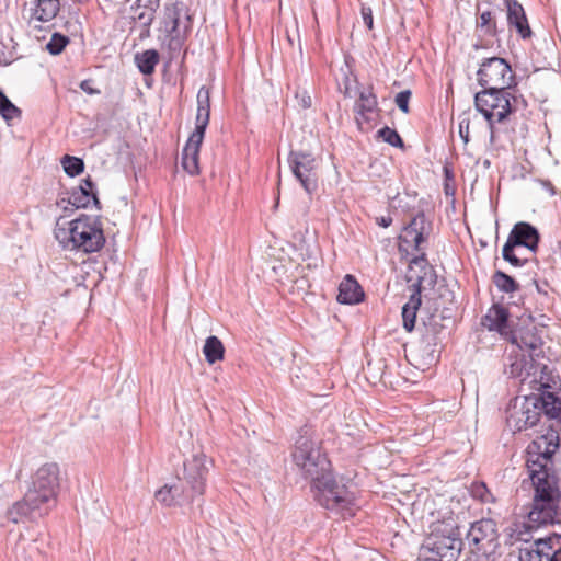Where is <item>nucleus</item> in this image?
<instances>
[{
  "label": "nucleus",
  "mask_w": 561,
  "mask_h": 561,
  "mask_svg": "<svg viewBox=\"0 0 561 561\" xmlns=\"http://www.w3.org/2000/svg\"><path fill=\"white\" fill-rule=\"evenodd\" d=\"M560 447L559 433L551 426L527 448V468L535 489L531 510L528 512L529 530L557 523L561 502L560 476L553 455Z\"/></svg>",
  "instance_id": "1"
},
{
  "label": "nucleus",
  "mask_w": 561,
  "mask_h": 561,
  "mask_svg": "<svg viewBox=\"0 0 561 561\" xmlns=\"http://www.w3.org/2000/svg\"><path fill=\"white\" fill-rule=\"evenodd\" d=\"M55 239L69 251L94 253L105 244V236L99 217L80 215L71 221L58 218L54 229Z\"/></svg>",
  "instance_id": "2"
},
{
  "label": "nucleus",
  "mask_w": 561,
  "mask_h": 561,
  "mask_svg": "<svg viewBox=\"0 0 561 561\" xmlns=\"http://www.w3.org/2000/svg\"><path fill=\"white\" fill-rule=\"evenodd\" d=\"M548 383L540 382V394L516 397L506 409V424L513 432H522L537 425L542 415L549 419V408L553 404V392Z\"/></svg>",
  "instance_id": "3"
},
{
  "label": "nucleus",
  "mask_w": 561,
  "mask_h": 561,
  "mask_svg": "<svg viewBox=\"0 0 561 561\" xmlns=\"http://www.w3.org/2000/svg\"><path fill=\"white\" fill-rule=\"evenodd\" d=\"M311 491L320 506L343 519L354 517L359 508L355 492L336 480L332 470L311 484Z\"/></svg>",
  "instance_id": "4"
},
{
  "label": "nucleus",
  "mask_w": 561,
  "mask_h": 561,
  "mask_svg": "<svg viewBox=\"0 0 561 561\" xmlns=\"http://www.w3.org/2000/svg\"><path fill=\"white\" fill-rule=\"evenodd\" d=\"M540 234L536 227L526 221L516 222L502 248V257L514 267L533 268L537 261Z\"/></svg>",
  "instance_id": "5"
},
{
  "label": "nucleus",
  "mask_w": 561,
  "mask_h": 561,
  "mask_svg": "<svg viewBox=\"0 0 561 561\" xmlns=\"http://www.w3.org/2000/svg\"><path fill=\"white\" fill-rule=\"evenodd\" d=\"M463 541L456 517L453 515L431 523L430 531L423 541L425 552L436 553L443 561H457Z\"/></svg>",
  "instance_id": "6"
},
{
  "label": "nucleus",
  "mask_w": 561,
  "mask_h": 561,
  "mask_svg": "<svg viewBox=\"0 0 561 561\" xmlns=\"http://www.w3.org/2000/svg\"><path fill=\"white\" fill-rule=\"evenodd\" d=\"M300 435L291 453L293 461L302 477L313 484L331 471V462L321 450L320 443L306 435Z\"/></svg>",
  "instance_id": "7"
},
{
  "label": "nucleus",
  "mask_w": 561,
  "mask_h": 561,
  "mask_svg": "<svg viewBox=\"0 0 561 561\" xmlns=\"http://www.w3.org/2000/svg\"><path fill=\"white\" fill-rule=\"evenodd\" d=\"M192 25L193 18L184 2L175 1L164 7L161 20V31L164 33L162 43L168 47L171 58L182 49Z\"/></svg>",
  "instance_id": "8"
},
{
  "label": "nucleus",
  "mask_w": 561,
  "mask_h": 561,
  "mask_svg": "<svg viewBox=\"0 0 561 561\" xmlns=\"http://www.w3.org/2000/svg\"><path fill=\"white\" fill-rule=\"evenodd\" d=\"M511 90L515 88H484L474 94V106L488 122L491 138L494 124L502 123L512 114Z\"/></svg>",
  "instance_id": "9"
},
{
  "label": "nucleus",
  "mask_w": 561,
  "mask_h": 561,
  "mask_svg": "<svg viewBox=\"0 0 561 561\" xmlns=\"http://www.w3.org/2000/svg\"><path fill=\"white\" fill-rule=\"evenodd\" d=\"M470 556L496 560L500 549V534L495 520L482 518L471 524L467 533Z\"/></svg>",
  "instance_id": "10"
},
{
  "label": "nucleus",
  "mask_w": 561,
  "mask_h": 561,
  "mask_svg": "<svg viewBox=\"0 0 561 561\" xmlns=\"http://www.w3.org/2000/svg\"><path fill=\"white\" fill-rule=\"evenodd\" d=\"M413 266L421 267L423 274L416 276L409 300L402 307V324L407 332H412L415 328L416 314L422 305L421 293L425 289L424 283L427 282L430 286L436 283V275L424 252L411 260L410 268L413 270Z\"/></svg>",
  "instance_id": "11"
},
{
  "label": "nucleus",
  "mask_w": 561,
  "mask_h": 561,
  "mask_svg": "<svg viewBox=\"0 0 561 561\" xmlns=\"http://www.w3.org/2000/svg\"><path fill=\"white\" fill-rule=\"evenodd\" d=\"M210 466L211 460L203 451L184 460L181 478L184 483L182 489L184 500L192 502L195 496L204 494Z\"/></svg>",
  "instance_id": "12"
},
{
  "label": "nucleus",
  "mask_w": 561,
  "mask_h": 561,
  "mask_svg": "<svg viewBox=\"0 0 561 561\" xmlns=\"http://www.w3.org/2000/svg\"><path fill=\"white\" fill-rule=\"evenodd\" d=\"M59 489V467L55 462L41 466L32 476L27 493L49 510L55 505Z\"/></svg>",
  "instance_id": "13"
},
{
  "label": "nucleus",
  "mask_w": 561,
  "mask_h": 561,
  "mask_svg": "<svg viewBox=\"0 0 561 561\" xmlns=\"http://www.w3.org/2000/svg\"><path fill=\"white\" fill-rule=\"evenodd\" d=\"M478 83L483 88H516L517 81L511 65L504 58L482 60L477 71Z\"/></svg>",
  "instance_id": "14"
},
{
  "label": "nucleus",
  "mask_w": 561,
  "mask_h": 561,
  "mask_svg": "<svg viewBox=\"0 0 561 561\" xmlns=\"http://www.w3.org/2000/svg\"><path fill=\"white\" fill-rule=\"evenodd\" d=\"M288 163L294 176L300 182L304 190L311 195L318 188L316 174L317 161L312 153L307 151H294L288 154Z\"/></svg>",
  "instance_id": "15"
},
{
  "label": "nucleus",
  "mask_w": 561,
  "mask_h": 561,
  "mask_svg": "<svg viewBox=\"0 0 561 561\" xmlns=\"http://www.w3.org/2000/svg\"><path fill=\"white\" fill-rule=\"evenodd\" d=\"M519 561H561V535L536 539L519 552Z\"/></svg>",
  "instance_id": "16"
},
{
  "label": "nucleus",
  "mask_w": 561,
  "mask_h": 561,
  "mask_svg": "<svg viewBox=\"0 0 561 561\" xmlns=\"http://www.w3.org/2000/svg\"><path fill=\"white\" fill-rule=\"evenodd\" d=\"M543 332L542 328L529 322L507 333L506 340L518 348L528 351L530 357L539 356L542 353Z\"/></svg>",
  "instance_id": "17"
},
{
  "label": "nucleus",
  "mask_w": 561,
  "mask_h": 561,
  "mask_svg": "<svg viewBox=\"0 0 561 561\" xmlns=\"http://www.w3.org/2000/svg\"><path fill=\"white\" fill-rule=\"evenodd\" d=\"M49 507L39 503L33 497V493H25L23 499L16 501L7 511V518L14 523H23L25 520H36L49 513Z\"/></svg>",
  "instance_id": "18"
},
{
  "label": "nucleus",
  "mask_w": 561,
  "mask_h": 561,
  "mask_svg": "<svg viewBox=\"0 0 561 561\" xmlns=\"http://www.w3.org/2000/svg\"><path fill=\"white\" fill-rule=\"evenodd\" d=\"M446 317H444L442 312L437 311L422 319L423 331L421 335V343L424 351L428 354H434L437 351L436 347L443 340L444 331L446 329L444 323Z\"/></svg>",
  "instance_id": "19"
},
{
  "label": "nucleus",
  "mask_w": 561,
  "mask_h": 561,
  "mask_svg": "<svg viewBox=\"0 0 561 561\" xmlns=\"http://www.w3.org/2000/svg\"><path fill=\"white\" fill-rule=\"evenodd\" d=\"M431 225L427 222L424 213H417L404 227L400 239V250L403 249L404 244L412 247L419 251L421 244L425 241L426 236L430 233Z\"/></svg>",
  "instance_id": "20"
},
{
  "label": "nucleus",
  "mask_w": 561,
  "mask_h": 561,
  "mask_svg": "<svg viewBox=\"0 0 561 561\" xmlns=\"http://www.w3.org/2000/svg\"><path fill=\"white\" fill-rule=\"evenodd\" d=\"M67 202L76 208H88L91 204L98 209L101 208L95 184L90 176L83 179L81 184L72 190Z\"/></svg>",
  "instance_id": "21"
},
{
  "label": "nucleus",
  "mask_w": 561,
  "mask_h": 561,
  "mask_svg": "<svg viewBox=\"0 0 561 561\" xmlns=\"http://www.w3.org/2000/svg\"><path fill=\"white\" fill-rule=\"evenodd\" d=\"M505 4L508 26L514 27L520 38H530L533 32L523 5L517 0H505Z\"/></svg>",
  "instance_id": "22"
},
{
  "label": "nucleus",
  "mask_w": 561,
  "mask_h": 561,
  "mask_svg": "<svg viewBox=\"0 0 561 561\" xmlns=\"http://www.w3.org/2000/svg\"><path fill=\"white\" fill-rule=\"evenodd\" d=\"M481 324L489 331H496L507 339V333L512 331L508 325V310L499 304L493 305L482 317Z\"/></svg>",
  "instance_id": "23"
},
{
  "label": "nucleus",
  "mask_w": 561,
  "mask_h": 561,
  "mask_svg": "<svg viewBox=\"0 0 561 561\" xmlns=\"http://www.w3.org/2000/svg\"><path fill=\"white\" fill-rule=\"evenodd\" d=\"M380 110L378 107V99L376 93L374 92V87L371 84L363 88L358 93V100L354 105V113L356 114V119L359 121L362 118L365 122H369L370 114L379 113Z\"/></svg>",
  "instance_id": "24"
},
{
  "label": "nucleus",
  "mask_w": 561,
  "mask_h": 561,
  "mask_svg": "<svg viewBox=\"0 0 561 561\" xmlns=\"http://www.w3.org/2000/svg\"><path fill=\"white\" fill-rule=\"evenodd\" d=\"M365 294L356 278L347 274L339 285L337 301L343 305H355L364 300Z\"/></svg>",
  "instance_id": "25"
},
{
  "label": "nucleus",
  "mask_w": 561,
  "mask_h": 561,
  "mask_svg": "<svg viewBox=\"0 0 561 561\" xmlns=\"http://www.w3.org/2000/svg\"><path fill=\"white\" fill-rule=\"evenodd\" d=\"M203 139L204 138H196L195 135H191L182 150L181 164L191 175H197L199 173L198 156Z\"/></svg>",
  "instance_id": "26"
},
{
  "label": "nucleus",
  "mask_w": 561,
  "mask_h": 561,
  "mask_svg": "<svg viewBox=\"0 0 561 561\" xmlns=\"http://www.w3.org/2000/svg\"><path fill=\"white\" fill-rule=\"evenodd\" d=\"M59 10V0H37L31 18L38 22H49L58 14Z\"/></svg>",
  "instance_id": "27"
},
{
  "label": "nucleus",
  "mask_w": 561,
  "mask_h": 561,
  "mask_svg": "<svg viewBox=\"0 0 561 561\" xmlns=\"http://www.w3.org/2000/svg\"><path fill=\"white\" fill-rule=\"evenodd\" d=\"M476 32L479 36L495 37L499 34L496 20L492 11H482L476 22Z\"/></svg>",
  "instance_id": "28"
},
{
  "label": "nucleus",
  "mask_w": 561,
  "mask_h": 561,
  "mask_svg": "<svg viewBox=\"0 0 561 561\" xmlns=\"http://www.w3.org/2000/svg\"><path fill=\"white\" fill-rule=\"evenodd\" d=\"M160 56L156 49H147L135 55V62L142 75L149 76L154 72Z\"/></svg>",
  "instance_id": "29"
},
{
  "label": "nucleus",
  "mask_w": 561,
  "mask_h": 561,
  "mask_svg": "<svg viewBox=\"0 0 561 561\" xmlns=\"http://www.w3.org/2000/svg\"><path fill=\"white\" fill-rule=\"evenodd\" d=\"M203 353L207 363L215 364L224 358L225 347L217 336L210 335L205 341Z\"/></svg>",
  "instance_id": "30"
},
{
  "label": "nucleus",
  "mask_w": 561,
  "mask_h": 561,
  "mask_svg": "<svg viewBox=\"0 0 561 561\" xmlns=\"http://www.w3.org/2000/svg\"><path fill=\"white\" fill-rule=\"evenodd\" d=\"M0 115L10 125L12 119H21L22 111L14 105L10 99L0 89Z\"/></svg>",
  "instance_id": "31"
},
{
  "label": "nucleus",
  "mask_w": 561,
  "mask_h": 561,
  "mask_svg": "<svg viewBox=\"0 0 561 561\" xmlns=\"http://www.w3.org/2000/svg\"><path fill=\"white\" fill-rule=\"evenodd\" d=\"M492 280L496 288L503 293H515L519 290V284L508 274L502 271H495Z\"/></svg>",
  "instance_id": "32"
},
{
  "label": "nucleus",
  "mask_w": 561,
  "mask_h": 561,
  "mask_svg": "<svg viewBox=\"0 0 561 561\" xmlns=\"http://www.w3.org/2000/svg\"><path fill=\"white\" fill-rule=\"evenodd\" d=\"M210 107L197 106L195 129L191 135H195L196 138H204L206 128L209 124Z\"/></svg>",
  "instance_id": "33"
},
{
  "label": "nucleus",
  "mask_w": 561,
  "mask_h": 561,
  "mask_svg": "<svg viewBox=\"0 0 561 561\" xmlns=\"http://www.w3.org/2000/svg\"><path fill=\"white\" fill-rule=\"evenodd\" d=\"M61 164L65 173L71 178L79 175L84 170V162L82 159L68 154L61 159Z\"/></svg>",
  "instance_id": "34"
},
{
  "label": "nucleus",
  "mask_w": 561,
  "mask_h": 561,
  "mask_svg": "<svg viewBox=\"0 0 561 561\" xmlns=\"http://www.w3.org/2000/svg\"><path fill=\"white\" fill-rule=\"evenodd\" d=\"M470 494L473 499L482 503L495 502V497L484 482H473L470 488Z\"/></svg>",
  "instance_id": "35"
},
{
  "label": "nucleus",
  "mask_w": 561,
  "mask_h": 561,
  "mask_svg": "<svg viewBox=\"0 0 561 561\" xmlns=\"http://www.w3.org/2000/svg\"><path fill=\"white\" fill-rule=\"evenodd\" d=\"M378 137L381 138L385 142L389 144L396 148H403L404 142L398 131L393 128L385 126L380 128L377 133Z\"/></svg>",
  "instance_id": "36"
},
{
  "label": "nucleus",
  "mask_w": 561,
  "mask_h": 561,
  "mask_svg": "<svg viewBox=\"0 0 561 561\" xmlns=\"http://www.w3.org/2000/svg\"><path fill=\"white\" fill-rule=\"evenodd\" d=\"M154 496L161 504L171 506L175 503V497L179 496L178 486H169L165 484L156 492Z\"/></svg>",
  "instance_id": "37"
},
{
  "label": "nucleus",
  "mask_w": 561,
  "mask_h": 561,
  "mask_svg": "<svg viewBox=\"0 0 561 561\" xmlns=\"http://www.w3.org/2000/svg\"><path fill=\"white\" fill-rule=\"evenodd\" d=\"M69 38L60 33H54L50 41L46 45V49L51 55H59L68 45Z\"/></svg>",
  "instance_id": "38"
},
{
  "label": "nucleus",
  "mask_w": 561,
  "mask_h": 561,
  "mask_svg": "<svg viewBox=\"0 0 561 561\" xmlns=\"http://www.w3.org/2000/svg\"><path fill=\"white\" fill-rule=\"evenodd\" d=\"M410 98H411L410 90L401 91L396 95V100H394L396 104L400 108V111H402L404 114H408L410 112V107H409Z\"/></svg>",
  "instance_id": "39"
},
{
  "label": "nucleus",
  "mask_w": 561,
  "mask_h": 561,
  "mask_svg": "<svg viewBox=\"0 0 561 561\" xmlns=\"http://www.w3.org/2000/svg\"><path fill=\"white\" fill-rule=\"evenodd\" d=\"M295 99L299 106L302 108H309L312 105V99L305 89H297L295 92Z\"/></svg>",
  "instance_id": "40"
},
{
  "label": "nucleus",
  "mask_w": 561,
  "mask_h": 561,
  "mask_svg": "<svg viewBox=\"0 0 561 561\" xmlns=\"http://www.w3.org/2000/svg\"><path fill=\"white\" fill-rule=\"evenodd\" d=\"M197 106L210 107V93L209 89L205 85L201 87L197 92Z\"/></svg>",
  "instance_id": "41"
},
{
  "label": "nucleus",
  "mask_w": 561,
  "mask_h": 561,
  "mask_svg": "<svg viewBox=\"0 0 561 561\" xmlns=\"http://www.w3.org/2000/svg\"><path fill=\"white\" fill-rule=\"evenodd\" d=\"M515 90H511V105H512V113L516 112L519 107L526 108L527 107V101L524 99L522 94L517 95Z\"/></svg>",
  "instance_id": "42"
},
{
  "label": "nucleus",
  "mask_w": 561,
  "mask_h": 561,
  "mask_svg": "<svg viewBox=\"0 0 561 561\" xmlns=\"http://www.w3.org/2000/svg\"><path fill=\"white\" fill-rule=\"evenodd\" d=\"M553 404L549 408V420L557 419L561 421V398L553 392Z\"/></svg>",
  "instance_id": "43"
},
{
  "label": "nucleus",
  "mask_w": 561,
  "mask_h": 561,
  "mask_svg": "<svg viewBox=\"0 0 561 561\" xmlns=\"http://www.w3.org/2000/svg\"><path fill=\"white\" fill-rule=\"evenodd\" d=\"M360 13H362L364 24L369 30H373V27H374L373 10L369 7L363 5Z\"/></svg>",
  "instance_id": "44"
},
{
  "label": "nucleus",
  "mask_w": 561,
  "mask_h": 561,
  "mask_svg": "<svg viewBox=\"0 0 561 561\" xmlns=\"http://www.w3.org/2000/svg\"><path fill=\"white\" fill-rule=\"evenodd\" d=\"M469 126H470L469 118H462L459 122V136L461 137V139L463 140L465 144H467L469 141Z\"/></svg>",
  "instance_id": "45"
},
{
  "label": "nucleus",
  "mask_w": 561,
  "mask_h": 561,
  "mask_svg": "<svg viewBox=\"0 0 561 561\" xmlns=\"http://www.w3.org/2000/svg\"><path fill=\"white\" fill-rule=\"evenodd\" d=\"M138 20L145 25L148 26L153 21V10L147 9L144 12L139 13Z\"/></svg>",
  "instance_id": "46"
},
{
  "label": "nucleus",
  "mask_w": 561,
  "mask_h": 561,
  "mask_svg": "<svg viewBox=\"0 0 561 561\" xmlns=\"http://www.w3.org/2000/svg\"><path fill=\"white\" fill-rule=\"evenodd\" d=\"M419 561H443V558L437 556L436 553L425 552L424 548H421V553L419 556Z\"/></svg>",
  "instance_id": "47"
},
{
  "label": "nucleus",
  "mask_w": 561,
  "mask_h": 561,
  "mask_svg": "<svg viewBox=\"0 0 561 561\" xmlns=\"http://www.w3.org/2000/svg\"><path fill=\"white\" fill-rule=\"evenodd\" d=\"M92 84H93V81H92V80H89V79H88V80H83V81H81V83H80V89H81L82 91H84L85 93L90 94V95H93V94H98V93H100V91H99V90H96V89H94V88L92 87Z\"/></svg>",
  "instance_id": "48"
},
{
  "label": "nucleus",
  "mask_w": 561,
  "mask_h": 561,
  "mask_svg": "<svg viewBox=\"0 0 561 561\" xmlns=\"http://www.w3.org/2000/svg\"><path fill=\"white\" fill-rule=\"evenodd\" d=\"M376 224L382 228H388L392 224V217L391 216L376 217Z\"/></svg>",
  "instance_id": "49"
},
{
  "label": "nucleus",
  "mask_w": 561,
  "mask_h": 561,
  "mask_svg": "<svg viewBox=\"0 0 561 561\" xmlns=\"http://www.w3.org/2000/svg\"><path fill=\"white\" fill-rule=\"evenodd\" d=\"M522 363L520 362H515L511 365V375L513 377H520L522 376Z\"/></svg>",
  "instance_id": "50"
},
{
  "label": "nucleus",
  "mask_w": 561,
  "mask_h": 561,
  "mask_svg": "<svg viewBox=\"0 0 561 561\" xmlns=\"http://www.w3.org/2000/svg\"><path fill=\"white\" fill-rule=\"evenodd\" d=\"M541 184L545 187V190H547L550 193L551 196L556 194L554 186L550 181H541Z\"/></svg>",
  "instance_id": "51"
},
{
  "label": "nucleus",
  "mask_w": 561,
  "mask_h": 561,
  "mask_svg": "<svg viewBox=\"0 0 561 561\" xmlns=\"http://www.w3.org/2000/svg\"><path fill=\"white\" fill-rule=\"evenodd\" d=\"M465 561H496V560H486V558H478V557H473V556H470L467 560Z\"/></svg>",
  "instance_id": "52"
},
{
  "label": "nucleus",
  "mask_w": 561,
  "mask_h": 561,
  "mask_svg": "<svg viewBox=\"0 0 561 561\" xmlns=\"http://www.w3.org/2000/svg\"><path fill=\"white\" fill-rule=\"evenodd\" d=\"M535 285H536V288H537V291H538V293L547 294V293L542 289V287H540V285H539L536 280H535Z\"/></svg>",
  "instance_id": "53"
},
{
  "label": "nucleus",
  "mask_w": 561,
  "mask_h": 561,
  "mask_svg": "<svg viewBox=\"0 0 561 561\" xmlns=\"http://www.w3.org/2000/svg\"><path fill=\"white\" fill-rule=\"evenodd\" d=\"M344 95H345L346 98L351 96V95H350L348 88H346V89H345Z\"/></svg>",
  "instance_id": "54"
},
{
  "label": "nucleus",
  "mask_w": 561,
  "mask_h": 561,
  "mask_svg": "<svg viewBox=\"0 0 561 561\" xmlns=\"http://www.w3.org/2000/svg\"><path fill=\"white\" fill-rule=\"evenodd\" d=\"M64 202H66V198H61L59 202H57L58 205L62 204Z\"/></svg>",
  "instance_id": "55"
},
{
  "label": "nucleus",
  "mask_w": 561,
  "mask_h": 561,
  "mask_svg": "<svg viewBox=\"0 0 561 561\" xmlns=\"http://www.w3.org/2000/svg\"><path fill=\"white\" fill-rule=\"evenodd\" d=\"M484 165H485V167H489V165H490V161H489V160H485V161H484Z\"/></svg>",
  "instance_id": "56"
},
{
  "label": "nucleus",
  "mask_w": 561,
  "mask_h": 561,
  "mask_svg": "<svg viewBox=\"0 0 561 561\" xmlns=\"http://www.w3.org/2000/svg\"><path fill=\"white\" fill-rule=\"evenodd\" d=\"M412 279H413V276H412V275L408 277V280H409V282H411Z\"/></svg>",
  "instance_id": "57"
},
{
  "label": "nucleus",
  "mask_w": 561,
  "mask_h": 561,
  "mask_svg": "<svg viewBox=\"0 0 561 561\" xmlns=\"http://www.w3.org/2000/svg\"><path fill=\"white\" fill-rule=\"evenodd\" d=\"M517 256H523V255L520 254V250H518V251H517Z\"/></svg>",
  "instance_id": "58"
}]
</instances>
